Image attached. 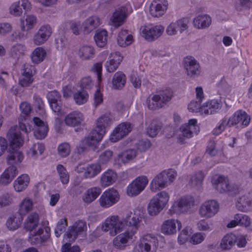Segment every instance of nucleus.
<instances>
[{
	"label": "nucleus",
	"instance_id": "obj_1",
	"mask_svg": "<svg viewBox=\"0 0 252 252\" xmlns=\"http://www.w3.org/2000/svg\"><path fill=\"white\" fill-rule=\"evenodd\" d=\"M124 221H104L101 228L104 232H109L110 235L114 236L120 232L125 226ZM128 225L127 232L121 234L113 240V244L118 249L126 246L128 239L136 232L140 226V221H125Z\"/></svg>",
	"mask_w": 252,
	"mask_h": 252
},
{
	"label": "nucleus",
	"instance_id": "obj_2",
	"mask_svg": "<svg viewBox=\"0 0 252 252\" xmlns=\"http://www.w3.org/2000/svg\"><path fill=\"white\" fill-rule=\"evenodd\" d=\"M47 97L53 111L56 114L55 127L58 132H62L63 109L61 95L56 91L49 92Z\"/></svg>",
	"mask_w": 252,
	"mask_h": 252
},
{
	"label": "nucleus",
	"instance_id": "obj_3",
	"mask_svg": "<svg viewBox=\"0 0 252 252\" xmlns=\"http://www.w3.org/2000/svg\"><path fill=\"white\" fill-rule=\"evenodd\" d=\"M176 172L173 169L163 171L157 175L150 183V189L156 192L160 189L165 188L172 182L176 177Z\"/></svg>",
	"mask_w": 252,
	"mask_h": 252
},
{
	"label": "nucleus",
	"instance_id": "obj_4",
	"mask_svg": "<svg viewBox=\"0 0 252 252\" xmlns=\"http://www.w3.org/2000/svg\"><path fill=\"white\" fill-rule=\"evenodd\" d=\"M19 126H14L9 130L7 137L12 145L21 146L24 142V139L20 130L27 134L29 132L26 125L22 123L26 120L25 116L21 115L19 118Z\"/></svg>",
	"mask_w": 252,
	"mask_h": 252
},
{
	"label": "nucleus",
	"instance_id": "obj_5",
	"mask_svg": "<svg viewBox=\"0 0 252 252\" xmlns=\"http://www.w3.org/2000/svg\"><path fill=\"white\" fill-rule=\"evenodd\" d=\"M169 199L168 193L162 191L157 193L150 201L148 207L149 214L151 216H156L166 205Z\"/></svg>",
	"mask_w": 252,
	"mask_h": 252
},
{
	"label": "nucleus",
	"instance_id": "obj_6",
	"mask_svg": "<svg viewBox=\"0 0 252 252\" xmlns=\"http://www.w3.org/2000/svg\"><path fill=\"white\" fill-rule=\"evenodd\" d=\"M212 184L214 187L221 193H227L230 195H235L239 191L240 188L237 185L230 184L228 179L223 177H214Z\"/></svg>",
	"mask_w": 252,
	"mask_h": 252
},
{
	"label": "nucleus",
	"instance_id": "obj_7",
	"mask_svg": "<svg viewBox=\"0 0 252 252\" xmlns=\"http://www.w3.org/2000/svg\"><path fill=\"white\" fill-rule=\"evenodd\" d=\"M172 94L165 92L157 95H150L147 99L146 103L149 109L154 110L162 108L171 99Z\"/></svg>",
	"mask_w": 252,
	"mask_h": 252
},
{
	"label": "nucleus",
	"instance_id": "obj_8",
	"mask_svg": "<svg viewBox=\"0 0 252 252\" xmlns=\"http://www.w3.org/2000/svg\"><path fill=\"white\" fill-rule=\"evenodd\" d=\"M181 133L178 137V141L181 144L184 143L185 138H189L193 136V133L197 134L199 131V127L197 125L196 119H190L188 124L182 125L180 128Z\"/></svg>",
	"mask_w": 252,
	"mask_h": 252
},
{
	"label": "nucleus",
	"instance_id": "obj_9",
	"mask_svg": "<svg viewBox=\"0 0 252 252\" xmlns=\"http://www.w3.org/2000/svg\"><path fill=\"white\" fill-rule=\"evenodd\" d=\"M183 64L189 77L195 78L200 75L201 72L200 65L193 57L189 56L185 58Z\"/></svg>",
	"mask_w": 252,
	"mask_h": 252
},
{
	"label": "nucleus",
	"instance_id": "obj_10",
	"mask_svg": "<svg viewBox=\"0 0 252 252\" xmlns=\"http://www.w3.org/2000/svg\"><path fill=\"white\" fill-rule=\"evenodd\" d=\"M148 183V179L146 176L137 177L127 187V193L129 196H136L142 192Z\"/></svg>",
	"mask_w": 252,
	"mask_h": 252
},
{
	"label": "nucleus",
	"instance_id": "obj_11",
	"mask_svg": "<svg viewBox=\"0 0 252 252\" xmlns=\"http://www.w3.org/2000/svg\"><path fill=\"white\" fill-rule=\"evenodd\" d=\"M120 196L117 190L113 188L104 191L101 195L99 201L100 205L103 208H108L117 202Z\"/></svg>",
	"mask_w": 252,
	"mask_h": 252
},
{
	"label": "nucleus",
	"instance_id": "obj_12",
	"mask_svg": "<svg viewBox=\"0 0 252 252\" xmlns=\"http://www.w3.org/2000/svg\"><path fill=\"white\" fill-rule=\"evenodd\" d=\"M158 246V239L152 234L143 236L138 245V250L141 252H155Z\"/></svg>",
	"mask_w": 252,
	"mask_h": 252
},
{
	"label": "nucleus",
	"instance_id": "obj_13",
	"mask_svg": "<svg viewBox=\"0 0 252 252\" xmlns=\"http://www.w3.org/2000/svg\"><path fill=\"white\" fill-rule=\"evenodd\" d=\"M219 209V204L215 200H211L204 202L200 207L199 214L205 219L215 216Z\"/></svg>",
	"mask_w": 252,
	"mask_h": 252
},
{
	"label": "nucleus",
	"instance_id": "obj_14",
	"mask_svg": "<svg viewBox=\"0 0 252 252\" xmlns=\"http://www.w3.org/2000/svg\"><path fill=\"white\" fill-rule=\"evenodd\" d=\"M52 33V28L49 25H42L33 37L34 44L36 45H40L44 44L48 40Z\"/></svg>",
	"mask_w": 252,
	"mask_h": 252
},
{
	"label": "nucleus",
	"instance_id": "obj_15",
	"mask_svg": "<svg viewBox=\"0 0 252 252\" xmlns=\"http://www.w3.org/2000/svg\"><path fill=\"white\" fill-rule=\"evenodd\" d=\"M86 229L85 221H75L72 226L68 228L64 239L65 238L69 242H73L76 239L79 233Z\"/></svg>",
	"mask_w": 252,
	"mask_h": 252
},
{
	"label": "nucleus",
	"instance_id": "obj_16",
	"mask_svg": "<svg viewBox=\"0 0 252 252\" xmlns=\"http://www.w3.org/2000/svg\"><path fill=\"white\" fill-rule=\"evenodd\" d=\"M132 127L129 123H122L119 125L113 130L110 137L112 142H117L127 135L131 131Z\"/></svg>",
	"mask_w": 252,
	"mask_h": 252
},
{
	"label": "nucleus",
	"instance_id": "obj_17",
	"mask_svg": "<svg viewBox=\"0 0 252 252\" xmlns=\"http://www.w3.org/2000/svg\"><path fill=\"white\" fill-rule=\"evenodd\" d=\"M104 135L103 130L99 131L94 128L88 136L82 140V146L84 148L95 147L96 145L102 139Z\"/></svg>",
	"mask_w": 252,
	"mask_h": 252
},
{
	"label": "nucleus",
	"instance_id": "obj_18",
	"mask_svg": "<svg viewBox=\"0 0 252 252\" xmlns=\"http://www.w3.org/2000/svg\"><path fill=\"white\" fill-rule=\"evenodd\" d=\"M164 27L161 25H157L152 28H144L141 32L142 36L146 40L152 41L158 39L162 34Z\"/></svg>",
	"mask_w": 252,
	"mask_h": 252
},
{
	"label": "nucleus",
	"instance_id": "obj_19",
	"mask_svg": "<svg viewBox=\"0 0 252 252\" xmlns=\"http://www.w3.org/2000/svg\"><path fill=\"white\" fill-rule=\"evenodd\" d=\"M168 2L166 0H154L150 4V14L155 17L161 16L167 10Z\"/></svg>",
	"mask_w": 252,
	"mask_h": 252
},
{
	"label": "nucleus",
	"instance_id": "obj_20",
	"mask_svg": "<svg viewBox=\"0 0 252 252\" xmlns=\"http://www.w3.org/2000/svg\"><path fill=\"white\" fill-rule=\"evenodd\" d=\"M250 120V117L245 111L239 110L229 119L226 122V125L230 127L241 121L242 125L247 126Z\"/></svg>",
	"mask_w": 252,
	"mask_h": 252
},
{
	"label": "nucleus",
	"instance_id": "obj_21",
	"mask_svg": "<svg viewBox=\"0 0 252 252\" xmlns=\"http://www.w3.org/2000/svg\"><path fill=\"white\" fill-rule=\"evenodd\" d=\"M18 147L19 146L12 145L10 143L9 152L7 157V162L9 166H15V165L20 163L24 158L22 153L17 149H15Z\"/></svg>",
	"mask_w": 252,
	"mask_h": 252
},
{
	"label": "nucleus",
	"instance_id": "obj_22",
	"mask_svg": "<svg viewBox=\"0 0 252 252\" xmlns=\"http://www.w3.org/2000/svg\"><path fill=\"white\" fill-rule=\"evenodd\" d=\"M33 122L34 124L33 130L35 137L39 139L44 138L48 131L47 125L38 117L33 118Z\"/></svg>",
	"mask_w": 252,
	"mask_h": 252
},
{
	"label": "nucleus",
	"instance_id": "obj_23",
	"mask_svg": "<svg viewBox=\"0 0 252 252\" xmlns=\"http://www.w3.org/2000/svg\"><path fill=\"white\" fill-rule=\"evenodd\" d=\"M221 106L220 101L217 99L211 100L201 106V112L206 115L213 114L218 112Z\"/></svg>",
	"mask_w": 252,
	"mask_h": 252
},
{
	"label": "nucleus",
	"instance_id": "obj_24",
	"mask_svg": "<svg viewBox=\"0 0 252 252\" xmlns=\"http://www.w3.org/2000/svg\"><path fill=\"white\" fill-rule=\"evenodd\" d=\"M84 121V116L83 114L79 112H73L67 115L64 122L66 125L71 126H80Z\"/></svg>",
	"mask_w": 252,
	"mask_h": 252
},
{
	"label": "nucleus",
	"instance_id": "obj_25",
	"mask_svg": "<svg viewBox=\"0 0 252 252\" xmlns=\"http://www.w3.org/2000/svg\"><path fill=\"white\" fill-rule=\"evenodd\" d=\"M194 205V199L191 197H184L180 199L174 205L173 209L175 211L185 212Z\"/></svg>",
	"mask_w": 252,
	"mask_h": 252
},
{
	"label": "nucleus",
	"instance_id": "obj_26",
	"mask_svg": "<svg viewBox=\"0 0 252 252\" xmlns=\"http://www.w3.org/2000/svg\"><path fill=\"white\" fill-rule=\"evenodd\" d=\"M18 171L15 166H9L0 177V184L6 185L9 184L17 175Z\"/></svg>",
	"mask_w": 252,
	"mask_h": 252
},
{
	"label": "nucleus",
	"instance_id": "obj_27",
	"mask_svg": "<svg viewBox=\"0 0 252 252\" xmlns=\"http://www.w3.org/2000/svg\"><path fill=\"white\" fill-rule=\"evenodd\" d=\"M32 207V200L29 198L25 199L21 203L19 211L15 215L13 220L17 219L18 220H22L26 213L30 211Z\"/></svg>",
	"mask_w": 252,
	"mask_h": 252
},
{
	"label": "nucleus",
	"instance_id": "obj_28",
	"mask_svg": "<svg viewBox=\"0 0 252 252\" xmlns=\"http://www.w3.org/2000/svg\"><path fill=\"white\" fill-rule=\"evenodd\" d=\"M211 23V18L207 14L199 15L193 20L194 27L198 29L207 28L210 26Z\"/></svg>",
	"mask_w": 252,
	"mask_h": 252
},
{
	"label": "nucleus",
	"instance_id": "obj_29",
	"mask_svg": "<svg viewBox=\"0 0 252 252\" xmlns=\"http://www.w3.org/2000/svg\"><path fill=\"white\" fill-rule=\"evenodd\" d=\"M117 179V174L112 170H108L101 177L100 183L102 187H106L111 185Z\"/></svg>",
	"mask_w": 252,
	"mask_h": 252
},
{
	"label": "nucleus",
	"instance_id": "obj_30",
	"mask_svg": "<svg viewBox=\"0 0 252 252\" xmlns=\"http://www.w3.org/2000/svg\"><path fill=\"white\" fill-rule=\"evenodd\" d=\"M126 79V76L123 72H117L115 73L112 81L113 88L115 90H122L125 86Z\"/></svg>",
	"mask_w": 252,
	"mask_h": 252
},
{
	"label": "nucleus",
	"instance_id": "obj_31",
	"mask_svg": "<svg viewBox=\"0 0 252 252\" xmlns=\"http://www.w3.org/2000/svg\"><path fill=\"white\" fill-rule=\"evenodd\" d=\"M26 50V47L25 45L17 43L11 46L8 54L10 58L18 60L24 55Z\"/></svg>",
	"mask_w": 252,
	"mask_h": 252
},
{
	"label": "nucleus",
	"instance_id": "obj_32",
	"mask_svg": "<svg viewBox=\"0 0 252 252\" xmlns=\"http://www.w3.org/2000/svg\"><path fill=\"white\" fill-rule=\"evenodd\" d=\"M100 24L99 19L96 16H92L87 19L84 24V32L88 33L97 28Z\"/></svg>",
	"mask_w": 252,
	"mask_h": 252
},
{
	"label": "nucleus",
	"instance_id": "obj_33",
	"mask_svg": "<svg viewBox=\"0 0 252 252\" xmlns=\"http://www.w3.org/2000/svg\"><path fill=\"white\" fill-rule=\"evenodd\" d=\"M30 178L27 174H22L19 176L14 182V188L17 192L22 191L28 186Z\"/></svg>",
	"mask_w": 252,
	"mask_h": 252
},
{
	"label": "nucleus",
	"instance_id": "obj_34",
	"mask_svg": "<svg viewBox=\"0 0 252 252\" xmlns=\"http://www.w3.org/2000/svg\"><path fill=\"white\" fill-rule=\"evenodd\" d=\"M236 236L233 233H228L222 238L220 247L222 250H229L236 244Z\"/></svg>",
	"mask_w": 252,
	"mask_h": 252
},
{
	"label": "nucleus",
	"instance_id": "obj_35",
	"mask_svg": "<svg viewBox=\"0 0 252 252\" xmlns=\"http://www.w3.org/2000/svg\"><path fill=\"white\" fill-rule=\"evenodd\" d=\"M112 123V119L110 117V114H105L98 118L96 126L94 127L97 130L103 131V134L106 132V127Z\"/></svg>",
	"mask_w": 252,
	"mask_h": 252
},
{
	"label": "nucleus",
	"instance_id": "obj_36",
	"mask_svg": "<svg viewBox=\"0 0 252 252\" xmlns=\"http://www.w3.org/2000/svg\"><path fill=\"white\" fill-rule=\"evenodd\" d=\"M101 189L99 187L89 189L84 194L83 201L87 203H90L94 201L101 193Z\"/></svg>",
	"mask_w": 252,
	"mask_h": 252
},
{
	"label": "nucleus",
	"instance_id": "obj_37",
	"mask_svg": "<svg viewBox=\"0 0 252 252\" xmlns=\"http://www.w3.org/2000/svg\"><path fill=\"white\" fill-rule=\"evenodd\" d=\"M251 198L249 194H246L239 197L236 203L237 208L241 211H247L251 204Z\"/></svg>",
	"mask_w": 252,
	"mask_h": 252
},
{
	"label": "nucleus",
	"instance_id": "obj_38",
	"mask_svg": "<svg viewBox=\"0 0 252 252\" xmlns=\"http://www.w3.org/2000/svg\"><path fill=\"white\" fill-rule=\"evenodd\" d=\"M132 40V36L128 34L127 30H122L119 33L117 38L118 44L121 47L130 45Z\"/></svg>",
	"mask_w": 252,
	"mask_h": 252
},
{
	"label": "nucleus",
	"instance_id": "obj_39",
	"mask_svg": "<svg viewBox=\"0 0 252 252\" xmlns=\"http://www.w3.org/2000/svg\"><path fill=\"white\" fill-rule=\"evenodd\" d=\"M137 155L134 149H128L118 155V160L125 164L134 159Z\"/></svg>",
	"mask_w": 252,
	"mask_h": 252
},
{
	"label": "nucleus",
	"instance_id": "obj_40",
	"mask_svg": "<svg viewBox=\"0 0 252 252\" xmlns=\"http://www.w3.org/2000/svg\"><path fill=\"white\" fill-rule=\"evenodd\" d=\"M162 126L161 122L153 121L147 128V134L151 137H156Z\"/></svg>",
	"mask_w": 252,
	"mask_h": 252
},
{
	"label": "nucleus",
	"instance_id": "obj_41",
	"mask_svg": "<svg viewBox=\"0 0 252 252\" xmlns=\"http://www.w3.org/2000/svg\"><path fill=\"white\" fill-rule=\"evenodd\" d=\"M46 55L45 50L42 47H37L33 51L31 58L32 61L36 63H38L43 61Z\"/></svg>",
	"mask_w": 252,
	"mask_h": 252
},
{
	"label": "nucleus",
	"instance_id": "obj_42",
	"mask_svg": "<svg viewBox=\"0 0 252 252\" xmlns=\"http://www.w3.org/2000/svg\"><path fill=\"white\" fill-rule=\"evenodd\" d=\"M125 17V14L123 11H115L111 18L112 25L116 28L121 26L124 23Z\"/></svg>",
	"mask_w": 252,
	"mask_h": 252
},
{
	"label": "nucleus",
	"instance_id": "obj_43",
	"mask_svg": "<svg viewBox=\"0 0 252 252\" xmlns=\"http://www.w3.org/2000/svg\"><path fill=\"white\" fill-rule=\"evenodd\" d=\"M107 32L106 30L97 31L94 36L96 45L99 47H103L107 42Z\"/></svg>",
	"mask_w": 252,
	"mask_h": 252
},
{
	"label": "nucleus",
	"instance_id": "obj_44",
	"mask_svg": "<svg viewBox=\"0 0 252 252\" xmlns=\"http://www.w3.org/2000/svg\"><path fill=\"white\" fill-rule=\"evenodd\" d=\"M101 170V167L99 163H94L89 165L86 171L84 173V176L86 178H92L96 176Z\"/></svg>",
	"mask_w": 252,
	"mask_h": 252
},
{
	"label": "nucleus",
	"instance_id": "obj_45",
	"mask_svg": "<svg viewBox=\"0 0 252 252\" xmlns=\"http://www.w3.org/2000/svg\"><path fill=\"white\" fill-rule=\"evenodd\" d=\"M161 231L165 235H171L176 232L174 221H164L161 226Z\"/></svg>",
	"mask_w": 252,
	"mask_h": 252
},
{
	"label": "nucleus",
	"instance_id": "obj_46",
	"mask_svg": "<svg viewBox=\"0 0 252 252\" xmlns=\"http://www.w3.org/2000/svg\"><path fill=\"white\" fill-rule=\"evenodd\" d=\"M43 233V229L41 227H39L38 230L36 232H33V234H31L30 237V241L32 244H40L46 242L43 240L42 234Z\"/></svg>",
	"mask_w": 252,
	"mask_h": 252
},
{
	"label": "nucleus",
	"instance_id": "obj_47",
	"mask_svg": "<svg viewBox=\"0 0 252 252\" xmlns=\"http://www.w3.org/2000/svg\"><path fill=\"white\" fill-rule=\"evenodd\" d=\"M44 150V146L42 143H35L30 150L29 154L33 158L41 155Z\"/></svg>",
	"mask_w": 252,
	"mask_h": 252
},
{
	"label": "nucleus",
	"instance_id": "obj_48",
	"mask_svg": "<svg viewBox=\"0 0 252 252\" xmlns=\"http://www.w3.org/2000/svg\"><path fill=\"white\" fill-rule=\"evenodd\" d=\"M89 95L86 91H79L73 94V98L78 104L86 103L88 99Z\"/></svg>",
	"mask_w": 252,
	"mask_h": 252
},
{
	"label": "nucleus",
	"instance_id": "obj_49",
	"mask_svg": "<svg viewBox=\"0 0 252 252\" xmlns=\"http://www.w3.org/2000/svg\"><path fill=\"white\" fill-rule=\"evenodd\" d=\"M79 54L80 57L89 59L94 54V48L91 46H83L80 48Z\"/></svg>",
	"mask_w": 252,
	"mask_h": 252
},
{
	"label": "nucleus",
	"instance_id": "obj_50",
	"mask_svg": "<svg viewBox=\"0 0 252 252\" xmlns=\"http://www.w3.org/2000/svg\"><path fill=\"white\" fill-rule=\"evenodd\" d=\"M22 26H21V32H14L11 35L12 39L14 41L17 40H25L28 38V33L25 32L26 27L24 25V20H21Z\"/></svg>",
	"mask_w": 252,
	"mask_h": 252
},
{
	"label": "nucleus",
	"instance_id": "obj_51",
	"mask_svg": "<svg viewBox=\"0 0 252 252\" xmlns=\"http://www.w3.org/2000/svg\"><path fill=\"white\" fill-rule=\"evenodd\" d=\"M132 213L130 211H126L120 213L118 215L109 217L105 220H130Z\"/></svg>",
	"mask_w": 252,
	"mask_h": 252
},
{
	"label": "nucleus",
	"instance_id": "obj_52",
	"mask_svg": "<svg viewBox=\"0 0 252 252\" xmlns=\"http://www.w3.org/2000/svg\"><path fill=\"white\" fill-rule=\"evenodd\" d=\"M80 86L83 91L91 90L94 86V82L90 76H85L80 81Z\"/></svg>",
	"mask_w": 252,
	"mask_h": 252
},
{
	"label": "nucleus",
	"instance_id": "obj_53",
	"mask_svg": "<svg viewBox=\"0 0 252 252\" xmlns=\"http://www.w3.org/2000/svg\"><path fill=\"white\" fill-rule=\"evenodd\" d=\"M204 178V174L201 171L194 173L190 179V182L192 186H199L202 183Z\"/></svg>",
	"mask_w": 252,
	"mask_h": 252
},
{
	"label": "nucleus",
	"instance_id": "obj_54",
	"mask_svg": "<svg viewBox=\"0 0 252 252\" xmlns=\"http://www.w3.org/2000/svg\"><path fill=\"white\" fill-rule=\"evenodd\" d=\"M23 10L20 7V1L13 3L9 8V12L15 16H19L22 13Z\"/></svg>",
	"mask_w": 252,
	"mask_h": 252
},
{
	"label": "nucleus",
	"instance_id": "obj_55",
	"mask_svg": "<svg viewBox=\"0 0 252 252\" xmlns=\"http://www.w3.org/2000/svg\"><path fill=\"white\" fill-rule=\"evenodd\" d=\"M113 152L111 150H106L102 152L99 156V162L102 164L109 162L112 158Z\"/></svg>",
	"mask_w": 252,
	"mask_h": 252
},
{
	"label": "nucleus",
	"instance_id": "obj_56",
	"mask_svg": "<svg viewBox=\"0 0 252 252\" xmlns=\"http://www.w3.org/2000/svg\"><path fill=\"white\" fill-rule=\"evenodd\" d=\"M205 236V234L203 233H195L191 237L190 242L193 245L199 244L204 240Z\"/></svg>",
	"mask_w": 252,
	"mask_h": 252
},
{
	"label": "nucleus",
	"instance_id": "obj_57",
	"mask_svg": "<svg viewBox=\"0 0 252 252\" xmlns=\"http://www.w3.org/2000/svg\"><path fill=\"white\" fill-rule=\"evenodd\" d=\"M33 81V76L22 74L21 77L19 80V84L21 86L26 87L32 84Z\"/></svg>",
	"mask_w": 252,
	"mask_h": 252
},
{
	"label": "nucleus",
	"instance_id": "obj_58",
	"mask_svg": "<svg viewBox=\"0 0 252 252\" xmlns=\"http://www.w3.org/2000/svg\"><path fill=\"white\" fill-rule=\"evenodd\" d=\"M39 221H25L24 223L25 228L29 231H36V229L38 230L39 227L40 226V224L38 223Z\"/></svg>",
	"mask_w": 252,
	"mask_h": 252
},
{
	"label": "nucleus",
	"instance_id": "obj_59",
	"mask_svg": "<svg viewBox=\"0 0 252 252\" xmlns=\"http://www.w3.org/2000/svg\"><path fill=\"white\" fill-rule=\"evenodd\" d=\"M27 31L31 30L33 28L36 23V18L32 15H28L25 19Z\"/></svg>",
	"mask_w": 252,
	"mask_h": 252
},
{
	"label": "nucleus",
	"instance_id": "obj_60",
	"mask_svg": "<svg viewBox=\"0 0 252 252\" xmlns=\"http://www.w3.org/2000/svg\"><path fill=\"white\" fill-rule=\"evenodd\" d=\"M35 73L34 67L29 63H25L23 66L22 74L33 76Z\"/></svg>",
	"mask_w": 252,
	"mask_h": 252
},
{
	"label": "nucleus",
	"instance_id": "obj_61",
	"mask_svg": "<svg viewBox=\"0 0 252 252\" xmlns=\"http://www.w3.org/2000/svg\"><path fill=\"white\" fill-rule=\"evenodd\" d=\"M20 109L22 113V115L25 116H28L31 112L32 107L31 105L27 102H23L20 105Z\"/></svg>",
	"mask_w": 252,
	"mask_h": 252
},
{
	"label": "nucleus",
	"instance_id": "obj_62",
	"mask_svg": "<svg viewBox=\"0 0 252 252\" xmlns=\"http://www.w3.org/2000/svg\"><path fill=\"white\" fill-rule=\"evenodd\" d=\"M12 198L9 194H5L0 198V207H4L9 205L12 202Z\"/></svg>",
	"mask_w": 252,
	"mask_h": 252
},
{
	"label": "nucleus",
	"instance_id": "obj_63",
	"mask_svg": "<svg viewBox=\"0 0 252 252\" xmlns=\"http://www.w3.org/2000/svg\"><path fill=\"white\" fill-rule=\"evenodd\" d=\"M197 227L201 231H210L213 229V224L210 221H199Z\"/></svg>",
	"mask_w": 252,
	"mask_h": 252
},
{
	"label": "nucleus",
	"instance_id": "obj_64",
	"mask_svg": "<svg viewBox=\"0 0 252 252\" xmlns=\"http://www.w3.org/2000/svg\"><path fill=\"white\" fill-rule=\"evenodd\" d=\"M119 64V63L109 60L105 63V66L108 72H113L118 68Z\"/></svg>",
	"mask_w": 252,
	"mask_h": 252
}]
</instances>
